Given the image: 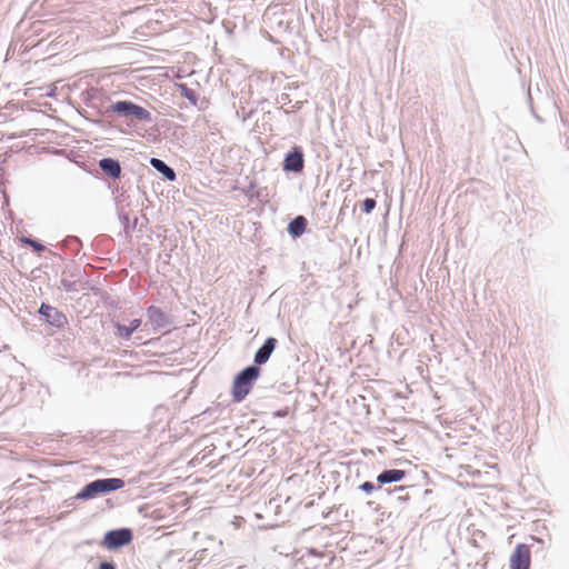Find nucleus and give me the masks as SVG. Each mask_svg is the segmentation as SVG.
<instances>
[{"label":"nucleus","mask_w":569,"mask_h":569,"mask_svg":"<svg viewBox=\"0 0 569 569\" xmlns=\"http://www.w3.org/2000/svg\"><path fill=\"white\" fill-rule=\"evenodd\" d=\"M124 487V481L119 478L99 479L84 486L77 495V499L89 500L100 495L119 490Z\"/></svg>","instance_id":"f257e3e1"},{"label":"nucleus","mask_w":569,"mask_h":569,"mask_svg":"<svg viewBox=\"0 0 569 569\" xmlns=\"http://www.w3.org/2000/svg\"><path fill=\"white\" fill-rule=\"evenodd\" d=\"M258 376L257 367H248L236 377L232 386V397L236 401H241L248 396Z\"/></svg>","instance_id":"f03ea898"},{"label":"nucleus","mask_w":569,"mask_h":569,"mask_svg":"<svg viewBox=\"0 0 569 569\" xmlns=\"http://www.w3.org/2000/svg\"><path fill=\"white\" fill-rule=\"evenodd\" d=\"M111 110L119 114L132 116L140 121H149L151 119L150 112L131 102V101H117L111 106Z\"/></svg>","instance_id":"7ed1b4c3"},{"label":"nucleus","mask_w":569,"mask_h":569,"mask_svg":"<svg viewBox=\"0 0 569 569\" xmlns=\"http://www.w3.org/2000/svg\"><path fill=\"white\" fill-rule=\"evenodd\" d=\"M510 569H530L531 566V550L526 543L516 546L509 559Z\"/></svg>","instance_id":"20e7f679"},{"label":"nucleus","mask_w":569,"mask_h":569,"mask_svg":"<svg viewBox=\"0 0 569 569\" xmlns=\"http://www.w3.org/2000/svg\"><path fill=\"white\" fill-rule=\"evenodd\" d=\"M132 540V532L130 529L111 530L104 535L102 546L107 549H116L129 545Z\"/></svg>","instance_id":"39448f33"},{"label":"nucleus","mask_w":569,"mask_h":569,"mask_svg":"<svg viewBox=\"0 0 569 569\" xmlns=\"http://www.w3.org/2000/svg\"><path fill=\"white\" fill-rule=\"evenodd\" d=\"M39 312L46 318L49 325L56 328H63L68 322L67 317L60 310L47 303L41 305Z\"/></svg>","instance_id":"423d86ee"},{"label":"nucleus","mask_w":569,"mask_h":569,"mask_svg":"<svg viewBox=\"0 0 569 569\" xmlns=\"http://www.w3.org/2000/svg\"><path fill=\"white\" fill-rule=\"evenodd\" d=\"M303 166V153L300 148L295 147L293 150L286 156L283 169L287 171L300 172L302 171Z\"/></svg>","instance_id":"0eeeda50"},{"label":"nucleus","mask_w":569,"mask_h":569,"mask_svg":"<svg viewBox=\"0 0 569 569\" xmlns=\"http://www.w3.org/2000/svg\"><path fill=\"white\" fill-rule=\"evenodd\" d=\"M277 345V340L274 338H268L263 346L256 352L254 355V362L257 365H263L266 363L271 353L273 352Z\"/></svg>","instance_id":"6e6552de"},{"label":"nucleus","mask_w":569,"mask_h":569,"mask_svg":"<svg viewBox=\"0 0 569 569\" xmlns=\"http://www.w3.org/2000/svg\"><path fill=\"white\" fill-rule=\"evenodd\" d=\"M147 313L149 323L154 330L163 328L167 325V318L159 308L151 306L148 308Z\"/></svg>","instance_id":"1a4fd4ad"},{"label":"nucleus","mask_w":569,"mask_h":569,"mask_svg":"<svg viewBox=\"0 0 569 569\" xmlns=\"http://www.w3.org/2000/svg\"><path fill=\"white\" fill-rule=\"evenodd\" d=\"M99 166L101 170L112 177V178H119L121 173V167L120 163L111 158H104L99 161Z\"/></svg>","instance_id":"9d476101"},{"label":"nucleus","mask_w":569,"mask_h":569,"mask_svg":"<svg viewBox=\"0 0 569 569\" xmlns=\"http://www.w3.org/2000/svg\"><path fill=\"white\" fill-rule=\"evenodd\" d=\"M406 477V471L400 469L386 470L377 477L379 483H390L401 481Z\"/></svg>","instance_id":"9b49d317"},{"label":"nucleus","mask_w":569,"mask_h":569,"mask_svg":"<svg viewBox=\"0 0 569 569\" xmlns=\"http://www.w3.org/2000/svg\"><path fill=\"white\" fill-rule=\"evenodd\" d=\"M150 164L160 173H162L169 181L176 180V172L168 167L162 160L157 158L150 159Z\"/></svg>","instance_id":"f8f14e48"},{"label":"nucleus","mask_w":569,"mask_h":569,"mask_svg":"<svg viewBox=\"0 0 569 569\" xmlns=\"http://www.w3.org/2000/svg\"><path fill=\"white\" fill-rule=\"evenodd\" d=\"M306 228H307L306 218L302 216H299V217L295 218L289 223L288 231L291 236L299 237L306 231Z\"/></svg>","instance_id":"ddd939ff"},{"label":"nucleus","mask_w":569,"mask_h":569,"mask_svg":"<svg viewBox=\"0 0 569 569\" xmlns=\"http://www.w3.org/2000/svg\"><path fill=\"white\" fill-rule=\"evenodd\" d=\"M140 326H141L140 319L132 320L128 327L122 326V325H117L116 326L117 335L122 339H129L131 337L132 332L136 331Z\"/></svg>","instance_id":"4468645a"},{"label":"nucleus","mask_w":569,"mask_h":569,"mask_svg":"<svg viewBox=\"0 0 569 569\" xmlns=\"http://www.w3.org/2000/svg\"><path fill=\"white\" fill-rule=\"evenodd\" d=\"M20 241L26 243V244L31 246L34 249V251H37V252H41V251L44 250V246H42L40 242H38L36 240H32V239H30L28 237H21Z\"/></svg>","instance_id":"2eb2a0df"},{"label":"nucleus","mask_w":569,"mask_h":569,"mask_svg":"<svg viewBox=\"0 0 569 569\" xmlns=\"http://www.w3.org/2000/svg\"><path fill=\"white\" fill-rule=\"evenodd\" d=\"M376 207V201L371 198H367L363 202H362V210L366 212V213H369L371 212Z\"/></svg>","instance_id":"dca6fc26"},{"label":"nucleus","mask_w":569,"mask_h":569,"mask_svg":"<svg viewBox=\"0 0 569 569\" xmlns=\"http://www.w3.org/2000/svg\"><path fill=\"white\" fill-rule=\"evenodd\" d=\"M182 88V96L192 101V103L197 102L194 92L190 89H188L186 86H181Z\"/></svg>","instance_id":"f3484780"},{"label":"nucleus","mask_w":569,"mask_h":569,"mask_svg":"<svg viewBox=\"0 0 569 569\" xmlns=\"http://www.w3.org/2000/svg\"><path fill=\"white\" fill-rule=\"evenodd\" d=\"M360 489L367 493H370L375 489V486L372 482L366 481L360 486Z\"/></svg>","instance_id":"a211bd4d"},{"label":"nucleus","mask_w":569,"mask_h":569,"mask_svg":"<svg viewBox=\"0 0 569 569\" xmlns=\"http://www.w3.org/2000/svg\"><path fill=\"white\" fill-rule=\"evenodd\" d=\"M99 569H116L111 562H102Z\"/></svg>","instance_id":"6ab92c4d"}]
</instances>
